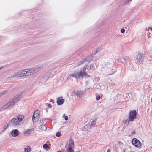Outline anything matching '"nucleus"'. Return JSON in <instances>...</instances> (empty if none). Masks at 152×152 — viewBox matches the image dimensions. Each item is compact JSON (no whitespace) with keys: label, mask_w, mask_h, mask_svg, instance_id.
Masks as SVG:
<instances>
[{"label":"nucleus","mask_w":152,"mask_h":152,"mask_svg":"<svg viewBox=\"0 0 152 152\" xmlns=\"http://www.w3.org/2000/svg\"><path fill=\"white\" fill-rule=\"evenodd\" d=\"M24 118L23 115H19L18 116L17 118L12 119L10 122L13 125L16 126L20 124V122L22 121Z\"/></svg>","instance_id":"1"},{"label":"nucleus","mask_w":152,"mask_h":152,"mask_svg":"<svg viewBox=\"0 0 152 152\" xmlns=\"http://www.w3.org/2000/svg\"><path fill=\"white\" fill-rule=\"evenodd\" d=\"M22 71L23 73V75L24 76L33 75L37 72L36 70L34 68L26 69L23 70Z\"/></svg>","instance_id":"2"},{"label":"nucleus","mask_w":152,"mask_h":152,"mask_svg":"<svg viewBox=\"0 0 152 152\" xmlns=\"http://www.w3.org/2000/svg\"><path fill=\"white\" fill-rule=\"evenodd\" d=\"M74 142L73 140L70 139L69 140V144L66 147L67 152H74Z\"/></svg>","instance_id":"3"},{"label":"nucleus","mask_w":152,"mask_h":152,"mask_svg":"<svg viewBox=\"0 0 152 152\" xmlns=\"http://www.w3.org/2000/svg\"><path fill=\"white\" fill-rule=\"evenodd\" d=\"M137 115L136 111L133 110L130 111L128 117V122L132 121L135 119Z\"/></svg>","instance_id":"4"},{"label":"nucleus","mask_w":152,"mask_h":152,"mask_svg":"<svg viewBox=\"0 0 152 152\" xmlns=\"http://www.w3.org/2000/svg\"><path fill=\"white\" fill-rule=\"evenodd\" d=\"M18 101L17 99H13L11 101L8 103L5 106H4L2 109H6L8 108H10L12 105H14V104L16 102Z\"/></svg>","instance_id":"5"},{"label":"nucleus","mask_w":152,"mask_h":152,"mask_svg":"<svg viewBox=\"0 0 152 152\" xmlns=\"http://www.w3.org/2000/svg\"><path fill=\"white\" fill-rule=\"evenodd\" d=\"M132 143L135 146L140 148L141 147L142 144L139 141L137 138H133L132 140Z\"/></svg>","instance_id":"6"},{"label":"nucleus","mask_w":152,"mask_h":152,"mask_svg":"<svg viewBox=\"0 0 152 152\" xmlns=\"http://www.w3.org/2000/svg\"><path fill=\"white\" fill-rule=\"evenodd\" d=\"M143 55L141 53H138L136 57L137 61L138 64H141L142 63Z\"/></svg>","instance_id":"7"},{"label":"nucleus","mask_w":152,"mask_h":152,"mask_svg":"<svg viewBox=\"0 0 152 152\" xmlns=\"http://www.w3.org/2000/svg\"><path fill=\"white\" fill-rule=\"evenodd\" d=\"M39 110H35L33 116V120L35 119H38L39 117Z\"/></svg>","instance_id":"8"},{"label":"nucleus","mask_w":152,"mask_h":152,"mask_svg":"<svg viewBox=\"0 0 152 152\" xmlns=\"http://www.w3.org/2000/svg\"><path fill=\"white\" fill-rule=\"evenodd\" d=\"M23 73L22 71L19 72L15 73L13 76V77H18L22 76H24L23 75Z\"/></svg>","instance_id":"9"},{"label":"nucleus","mask_w":152,"mask_h":152,"mask_svg":"<svg viewBox=\"0 0 152 152\" xmlns=\"http://www.w3.org/2000/svg\"><path fill=\"white\" fill-rule=\"evenodd\" d=\"M64 102V100L63 99L62 97H61L57 98V103L58 105H61Z\"/></svg>","instance_id":"10"},{"label":"nucleus","mask_w":152,"mask_h":152,"mask_svg":"<svg viewBox=\"0 0 152 152\" xmlns=\"http://www.w3.org/2000/svg\"><path fill=\"white\" fill-rule=\"evenodd\" d=\"M11 134L13 136L16 137L19 135L18 131L17 129H15L11 133Z\"/></svg>","instance_id":"11"},{"label":"nucleus","mask_w":152,"mask_h":152,"mask_svg":"<svg viewBox=\"0 0 152 152\" xmlns=\"http://www.w3.org/2000/svg\"><path fill=\"white\" fill-rule=\"evenodd\" d=\"M31 133V130L30 129H27L25 132L24 135L25 136H28Z\"/></svg>","instance_id":"12"},{"label":"nucleus","mask_w":152,"mask_h":152,"mask_svg":"<svg viewBox=\"0 0 152 152\" xmlns=\"http://www.w3.org/2000/svg\"><path fill=\"white\" fill-rule=\"evenodd\" d=\"M84 73L83 71H80V72H77L75 74L76 76H77V78H78L80 77H83V73Z\"/></svg>","instance_id":"13"},{"label":"nucleus","mask_w":152,"mask_h":152,"mask_svg":"<svg viewBox=\"0 0 152 152\" xmlns=\"http://www.w3.org/2000/svg\"><path fill=\"white\" fill-rule=\"evenodd\" d=\"M39 129L45 131L47 129V127L45 125H41Z\"/></svg>","instance_id":"14"},{"label":"nucleus","mask_w":152,"mask_h":152,"mask_svg":"<svg viewBox=\"0 0 152 152\" xmlns=\"http://www.w3.org/2000/svg\"><path fill=\"white\" fill-rule=\"evenodd\" d=\"M75 94L79 97H82L83 94L82 92L81 91H77L75 93Z\"/></svg>","instance_id":"15"},{"label":"nucleus","mask_w":152,"mask_h":152,"mask_svg":"<svg viewBox=\"0 0 152 152\" xmlns=\"http://www.w3.org/2000/svg\"><path fill=\"white\" fill-rule=\"evenodd\" d=\"M31 150L30 147L28 146H26L24 149V152H29Z\"/></svg>","instance_id":"16"},{"label":"nucleus","mask_w":152,"mask_h":152,"mask_svg":"<svg viewBox=\"0 0 152 152\" xmlns=\"http://www.w3.org/2000/svg\"><path fill=\"white\" fill-rule=\"evenodd\" d=\"M43 147L44 149H46L47 150H49L50 147L48 146L46 144H44L43 145Z\"/></svg>","instance_id":"17"},{"label":"nucleus","mask_w":152,"mask_h":152,"mask_svg":"<svg viewBox=\"0 0 152 152\" xmlns=\"http://www.w3.org/2000/svg\"><path fill=\"white\" fill-rule=\"evenodd\" d=\"M96 119H95L93 120L91 123V126H94L96 124Z\"/></svg>","instance_id":"18"},{"label":"nucleus","mask_w":152,"mask_h":152,"mask_svg":"<svg viewBox=\"0 0 152 152\" xmlns=\"http://www.w3.org/2000/svg\"><path fill=\"white\" fill-rule=\"evenodd\" d=\"M96 96V99L97 100H99L100 99V95L97 93L95 94Z\"/></svg>","instance_id":"19"},{"label":"nucleus","mask_w":152,"mask_h":152,"mask_svg":"<svg viewBox=\"0 0 152 152\" xmlns=\"http://www.w3.org/2000/svg\"><path fill=\"white\" fill-rule=\"evenodd\" d=\"M83 76H84L86 77L89 78L90 77V75L87 74L85 73L84 72L83 75Z\"/></svg>","instance_id":"20"},{"label":"nucleus","mask_w":152,"mask_h":152,"mask_svg":"<svg viewBox=\"0 0 152 152\" xmlns=\"http://www.w3.org/2000/svg\"><path fill=\"white\" fill-rule=\"evenodd\" d=\"M69 76L71 77H75L76 78H77V76H76L75 74H73L72 75H69Z\"/></svg>","instance_id":"21"},{"label":"nucleus","mask_w":152,"mask_h":152,"mask_svg":"<svg viewBox=\"0 0 152 152\" xmlns=\"http://www.w3.org/2000/svg\"><path fill=\"white\" fill-rule=\"evenodd\" d=\"M56 135L58 137H60L61 136V133L60 132H58L56 133Z\"/></svg>","instance_id":"22"},{"label":"nucleus","mask_w":152,"mask_h":152,"mask_svg":"<svg viewBox=\"0 0 152 152\" xmlns=\"http://www.w3.org/2000/svg\"><path fill=\"white\" fill-rule=\"evenodd\" d=\"M64 119L65 120H67L68 119V117L67 116H65V114L64 115Z\"/></svg>","instance_id":"23"},{"label":"nucleus","mask_w":152,"mask_h":152,"mask_svg":"<svg viewBox=\"0 0 152 152\" xmlns=\"http://www.w3.org/2000/svg\"><path fill=\"white\" fill-rule=\"evenodd\" d=\"M121 31L122 33H124L125 32V30L124 28H122L121 29Z\"/></svg>","instance_id":"24"},{"label":"nucleus","mask_w":152,"mask_h":152,"mask_svg":"<svg viewBox=\"0 0 152 152\" xmlns=\"http://www.w3.org/2000/svg\"><path fill=\"white\" fill-rule=\"evenodd\" d=\"M48 107L49 108H50L52 107V105L50 104H48Z\"/></svg>","instance_id":"25"},{"label":"nucleus","mask_w":152,"mask_h":152,"mask_svg":"<svg viewBox=\"0 0 152 152\" xmlns=\"http://www.w3.org/2000/svg\"><path fill=\"white\" fill-rule=\"evenodd\" d=\"M122 59H124V60L125 62L126 61V58L125 57L124 58H122Z\"/></svg>","instance_id":"26"},{"label":"nucleus","mask_w":152,"mask_h":152,"mask_svg":"<svg viewBox=\"0 0 152 152\" xmlns=\"http://www.w3.org/2000/svg\"><path fill=\"white\" fill-rule=\"evenodd\" d=\"M118 144H122V143L121 142H118Z\"/></svg>","instance_id":"27"},{"label":"nucleus","mask_w":152,"mask_h":152,"mask_svg":"<svg viewBox=\"0 0 152 152\" xmlns=\"http://www.w3.org/2000/svg\"><path fill=\"white\" fill-rule=\"evenodd\" d=\"M149 29L151 30L152 31V28L151 27H149Z\"/></svg>","instance_id":"28"},{"label":"nucleus","mask_w":152,"mask_h":152,"mask_svg":"<svg viewBox=\"0 0 152 152\" xmlns=\"http://www.w3.org/2000/svg\"><path fill=\"white\" fill-rule=\"evenodd\" d=\"M107 152H110V151L109 150H108L107 151Z\"/></svg>","instance_id":"29"},{"label":"nucleus","mask_w":152,"mask_h":152,"mask_svg":"<svg viewBox=\"0 0 152 152\" xmlns=\"http://www.w3.org/2000/svg\"><path fill=\"white\" fill-rule=\"evenodd\" d=\"M132 0H128V2H129V1H131Z\"/></svg>","instance_id":"30"},{"label":"nucleus","mask_w":152,"mask_h":152,"mask_svg":"<svg viewBox=\"0 0 152 152\" xmlns=\"http://www.w3.org/2000/svg\"><path fill=\"white\" fill-rule=\"evenodd\" d=\"M61 152L60 151H58V152Z\"/></svg>","instance_id":"31"},{"label":"nucleus","mask_w":152,"mask_h":152,"mask_svg":"<svg viewBox=\"0 0 152 152\" xmlns=\"http://www.w3.org/2000/svg\"><path fill=\"white\" fill-rule=\"evenodd\" d=\"M148 37H150V36H148Z\"/></svg>","instance_id":"32"},{"label":"nucleus","mask_w":152,"mask_h":152,"mask_svg":"<svg viewBox=\"0 0 152 152\" xmlns=\"http://www.w3.org/2000/svg\"><path fill=\"white\" fill-rule=\"evenodd\" d=\"M151 78L152 79V77H151Z\"/></svg>","instance_id":"33"}]
</instances>
